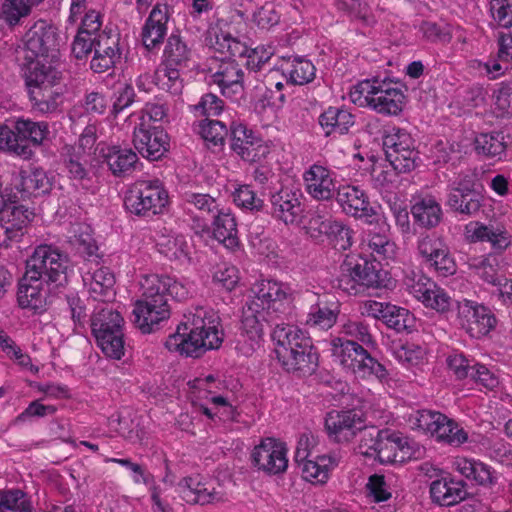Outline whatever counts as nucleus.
<instances>
[{"instance_id": "7ed1b4c3", "label": "nucleus", "mask_w": 512, "mask_h": 512, "mask_svg": "<svg viewBox=\"0 0 512 512\" xmlns=\"http://www.w3.org/2000/svg\"><path fill=\"white\" fill-rule=\"evenodd\" d=\"M277 359L287 372L312 374L318 367V353L312 340L297 326L276 323L272 332Z\"/></svg>"}, {"instance_id": "5701e85b", "label": "nucleus", "mask_w": 512, "mask_h": 512, "mask_svg": "<svg viewBox=\"0 0 512 512\" xmlns=\"http://www.w3.org/2000/svg\"><path fill=\"white\" fill-rule=\"evenodd\" d=\"M310 307L306 317V325L321 330H329L338 319L340 305L336 298L329 294L308 295Z\"/></svg>"}, {"instance_id": "9d476101", "label": "nucleus", "mask_w": 512, "mask_h": 512, "mask_svg": "<svg viewBox=\"0 0 512 512\" xmlns=\"http://www.w3.org/2000/svg\"><path fill=\"white\" fill-rule=\"evenodd\" d=\"M336 281V287L349 295H356L363 288H379L383 282L374 263L354 255L346 256Z\"/></svg>"}, {"instance_id": "72a5a7b5", "label": "nucleus", "mask_w": 512, "mask_h": 512, "mask_svg": "<svg viewBox=\"0 0 512 512\" xmlns=\"http://www.w3.org/2000/svg\"><path fill=\"white\" fill-rule=\"evenodd\" d=\"M213 236L225 248L235 251L240 246L237 223L230 212L219 210L214 216Z\"/></svg>"}, {"instance_id": "de8ad7c7", "label": "nucleus", "mask_w": 512, "mask_h": 512, "mask_svg": "<svg viewBox=\"0 0 512 512\" xmlns=\"http://www.w3.org/2000/svg\"><path fill=\"white\" fill-rule=\"evenodd\" d=\"M15 129L28 147H31L30 143L37 146L42 144L49 134L48 124L43 121L34 122L29 119H18L15 122Z\"/></svg>"}, {"instance_id": "2eb2a0df", "label": "nucleus", "mask_w": 512, "mask_h": 512, "mask_svg": "<svg viewBox=\"0 0 512 512\" xmlns=\"http://www.w3.org/2000/svg\"><path fill=\"white\" fill-rule=\"evenodd\" d=\"M34 218L33 209L22 204H5L0 196V247L7 248L12 242H19Z\"/></svg>"}, {"instance_id": "338daca9", "label": "nucleus", "mask_w": 512, "mask_h": 512, "mask_svg": "<svg viewBox=\"0 0 512 512\" xmlns=\"http://www.w3.org/2000/svg\"><path fill=\"white\" fill-rule=\"evenodd\" d=\"M234 203L242 209L251 212H259L264 207V202L256 196L250 185H240L233 192Z\"/></svg>"}, {"instance_id": "13d9d810", "label": "nucleus", "mask_w": 512, "mask_h": 512, "mask_svg": "<svg viewBox=\"0 0 512 512\" xmlns=\"http://www.w3.org/2000/svg\"><path fill=\"white\" fill-rule=\"evenodd\" d=\"M471 268H474L476 274L488 284L494 286H501L504 280L498 273L497 261L494 257H480L472 260L470 264Z\"/></svg>"}, {"instance_id": "20e7f679", "label": "nucleus", "mask_w": 512, "mask_h": 512, "mask_svg": "<svg viewBox=\"0 0 512 512\" xmlns=\"http://www.w3.org/2000/svg\"><path fill=\"white\" fill-rule=\"evenodd\" d=\"M349 96L354 104L383 115L400 114L406 99L399 82L380 77L360 81L351 88Z\"/></svg>"}, {"instance_id": "603ef678", "label": "nucleus", "mask_w": 512, "mask_h": 512, "mask_svg": "<svg viewBox=\"0 0 512 512\" xmlns=\"http://www.w3.org/2000/svg\"><path fill=\"white\" fill-rule=\"evenodd\" d=\"M198 133L201 135L208 148H221L228 135V129L222 121L206 118L199 122Z\"/></svg>"}, {"instance_id": "c03bdc74", "label": "nucleus", "mask_w": 512, "mask_h": 512, "mask_svg": "<svg viewBox=\"0 0 512 512\" xmlns=\"http://www.w3.org/2000/svg\"><path fill=\"white\" fill-rule=\"evenodd\" d=\"M473 237L479 241L490 242L493 249L505 250L511 243V236L504 226L499 224H477L473 230Z\"/></svg>"}, {"instance_id": "4468645a", "label": "nucleus", "mask_w": 512, "mask_h": 512, "mask_svg": "<svg viewBox=\"0 0 512 512\" xmlns=\"http://www.w3.org/2000/svg\"><path fill=\"white\" fill-rule=\"evenodd\" d=\"M417 426L439 443L459 447L468 441V433L445 414L433 410L418 411Z\"/></svg>"}, {"instance_id": "dca6fc26", "label": "nucleus", "mask_w": 512, "mask_h": 512, "mask_svg": "<svg viewBox=\"0 0 512 512\" xmlns=\"http://www.w3.org/2000/svg\"><path fill=\"white\" fill-rule=\"evenodd\" d=\"M132 142L137 152L150 161L160 160L170 148V138L164 128L144 118L134 127Z\"/></svg>"}, {"instance_id": "49530a36", "label": "nucleus", "mask_w": 512, "mask_h": 512, "mask_svg": "<svg viewBox=\"0 0 512 512\" xmlns=\"http://www.w3.org/2000/svg\"><path fill=\"white\" fill-rule=\"evenodd\" d=\"M336 465L335 458L329 455L306 460L302 467L303 478L310 482L325 483L329 477L330 469Z\"/></svg>"}, {"instance_id": "f257e3e1", "label": "nucleus", "mask_w": 512, "mask_h": 512, "mask_svg": "<svg viewBox=\"0 0 512 512\" xmlns=\"http://www.w3.org/2000/svg\"><path fill=\"white\" fill-rule=\"evenodd\" d=\"M141 288V298L133 309V322L142 333H151L156 325L170 317V299L181 301L189 293L184 284L163 274L145 276Z\"/></svg>"}, {"instance_id": "4d7b16f0", "label": "nucleus", "mask_w": 512, "mask_h": 512, "mask_svg": "<svg viewBox=\"0 0 512 512\" xmlns=\"http://www.w3.org/2000/svg\"><path fill=\"white\" fill-rule=\"evenodd\" d=\"M34 5L32 0H6L2 6V18L9 26H15L30 14Z\"/></svg>"}, {"instance_id": "412c9836", "label": "nucleus", "mask_w": 512, "mask_h": 512, "mask_svg": "<svg viewBox=\"0 0 512 512\" xmlns=\"http://www.w3.org/2000/svg\"><path fill=\"white\" fill-rule=\"evenodd\" d=\"M475 177L472 174H461L452 183L447 205L455 212L463 215H474L480 210L482 196L475 188Z\"/></svg>"}, {"instance_id": "aec40b11", "label": "nucleus", "mask_w": 512, "mask_h": 512, "mask_svg": "<svg viewBox=\"0 0 512 512\" xmlns=\"http://www.w3.org/2000/svg\"><path fill=\"white\" fill-rule=\"evenodd\" d=\"M251 460L258 470L269 475L283 474L288 467L287 447L275 438H265L254 447Z\"/></svg>"}, {"instance_id": "bb28decb", "label": "nucleus", "mask_w": 512, "mask_h": 512, "mask_svg": "<svg viewBox=\"0 0 512 512\" xmlns=\"http://www.w3.org/2000/svg\"><path fill=\"white\" fill-rule=\"evenodd\" d=\"M168 19L167 5L153 7L141 30V41L146 50L159 49L167 34Z\"/></svg>"}, {"instance_id": "c85d7f7f", "label": "nucleus", "mask_w": 512, "mask_h": 512, "mask_svg": "<svg viewBox=\"0 0 512 512\" xmlns=\"http://www.w3.org/2000/svg\"><path fill=\"white\" fill-rule=\"evenodd\" d=\"M211 77L223 95L239 94L244 89V71L235 59L220 58Z\"/></svg>"}, {"instance_id": "a211bd4d", "label": "nucleus", "mask_w": 512, "mask_h": 512, "mask_svg": "<svg viewBox=\"0 0 512 512\" xmlns=\"http://www.w3.org/2000/svg\"><path fill=\"white\" fill-rule=\"evenodd\" d=\"M364 428V414L357 409L332 410L325 418L328 437L336 443H349Z\"/></svg>"}, {"instance_id": "6e6d98bb", "label": "nucleus", "mask_w": 512, "mask_h": 512, "mask_svg": "<svg viewBox=\"0 0 512 512\" xmlns=\"http://www.w3.org/2000/svg\"><path fill=\"white\" fill-rule=\"evenodd\" d=\"M384 324L397 333H411L416 328V318L408 309L392 305Z\"/></svg>"}, {"instance_id": "f03ea898", "label": "nucleus", "mask_w": 512, "mask_h": 512, "mask_svg": "<svg viewBox=\"0 0 512 512\" xmlns=\"http://www.w3.org/2000/svg\"><path fill=\"white\" fill-rule=\"evenodd\" d=\"M220 317L213 310L196 309L168 336L165 347L186 357L198 358L206 351L218 349L223 342Z\"/></svg>"}, {"instance_id": "a878e982", "label": "nucleus", "mask_w": 512, "mask_h": 512, "mask_svg": "<svg viewBox=\"0 0 512 512\" xmlns=\"http://www.w3.org/2000/svg\"><path fill=\"white\" fill-rule=\"evenodd\" d=\"M334 173L320 164H313L303 174L307 193L316 200L328 201L336 192Z\"/></svg>"}, {"instance_id": "680f3d73", "label": "nucleus", "mask_w": 512, "mask_h": 512, "mask_svg": "<svg viewBox=\"0 0 512 512\" xmlns=\"http://www.w3.org/2000/svg\"><path fill=\"white\" fill-rule=\"evenodd\" d=\"M197 491L198 493H196L197 495L194 497L196 499V505L217 504L227 500L226 492L221 489L220 484L216 483L214 480L204 478L201 488Z\"/></svg>"}, {"instance_id": "7c9ffc66", "label": "nucleus", "mask_w": 512, "mask_h": 512, "mask_svg": "<svg viewBox=\"0 0 512 512\" xmlns=\"http://www.w3.org/2000/svg\"><path fill=\"white\" fill-rule=\"evenodd\" d=\"M454 463L461 475L480 486L492 488L498 482L496 471L479 460L457 458Z\"/></svg>"}, {"instance_id": "cd10ccee", "label": "nucleus", "mask_w": 512, "mask_h": 512, "mask_svg": "<svg viewBox=\"0 0 512 512\" xmlns=\"http://www.w3.org/2000/svg\"><path fill=\"white\" fill-rule=\"evenodd\" d=\"M84 286L87 287L90 296L102 303H108L115 297V276L108 267H91L82 275Z\"/></svg>"}, {"instance_id": "c9c22d12", "label": "nucleus", "mask_w": 512, "mask_h": 512, "mask_svg": "<svg viewBox=\"0 0 512 512\" xmlns=\"http://www.w3.org/2000/svg\"><path fill=\"white\" fill-rule=\"evenodd\" d=\"M354 123V115L344 108L329 107L319 116V124L326 136L344 135Z\"/></svg>"}, {"instance_id": "58836bf2", "label": "nucleus", "mask_w": 512, "mask_h": 512, "mask_svg": "<svg viewBox=\"0 0 512 512\" xmlns=\"http://www.w3.org/2000/svg\"><path fill=\"white\" fill-rule=\"evenodd\" d=\"M411 213L415 223L427 229L436 227L442 219L441 206L432 196L417 200L411 207Z\"/></svg>"}, {"instance_id": "3c124183", "label": "nucleus", "mask_w": 512, "mask_h": 512, "mask_svg": "<svg viewBox=\"0 0 512 512\" xmlns=\"http://www.w3.org/2000/svg\"><path fill=\"white\" fill-rule=\"evenodd\" d=\"M0 512H33V506L21 489L0 490Z\"/></svg>"}, {"instance_id": "f8f14e48", "label": "nucleus", "mask_w": 512, "mask_h": 512, "mask_svg": "<svg viewBox=\"0 0 512 512\" xmlns=\"http://www.w3.org/2000/svg\"><path fill=\"white\" fill-rule=\"evenodd\" d=\"M25 60H53L57 58L60 46L58 29L45 20L36 21L25 33Z\"/></svg>"}, {"instance_id": "a18cd8bd", "label": "nucleus", "mask_w": 512, "mask_h": 512, "mask_svg": "<svg viewBox=\"0 0 512 512\" xmlns=\"http://www.w3.org/2000/svg\"><path fill=\"white\" fill-rule=\"evenodd\" d=\"M21 186L22 191L29 196H42L51 191L52 177L44 169L34 167L22 176Z\"/></svg>"}, {"instance_id": "0eeeda50", "label": "nucleus", "mask_w": 512, "mask_h": 512, "mask_svg": "<svg viewBox=\"0 0 512 512\" xmlns=\"http://www.w3.org/2000/svg\"><path fill=\"white\" fill-rule=\"evenodd\" d=\"M331 347L332 355L339 364L357 377L374 376L381 382L387 379L388 371L385 366L358 342L337 337L331 341Z\"/></svg>"}, {"instance_id": "09e8293b", "label": "nucleus", "mask_w": 512, "mask_h": 512, "mask_svg": "<svg viewBox=\"0 0 512 512\" xmlns=\"http://www.w3.org/2000/svg\"><path fill=\"white\" fill-rule=\"evenodd\" d=\"M156 247L170 261H183L188 258V245L183 236L161 235L157 239Z\"/></svg>"}, {"instance_id": "e2e57ef3", "label": "nucleus", "mask_w": 512, "mask_h": 512, "mask_svg": "<svg viewBox=\"0 0 512 512\" xmlns=\"http://www.w3.org/2000/svg\"><path fill=\"white\" fill-rule=\"evenodd\" d=\"M63 162L70 178L75 180L88 178L87 159L82 153L76 151L75 148L67 150Z\"/></svg>"}, {"instance_id": "bf43d9fd", "label": "nucleus", "mask_w": 512, "mask_h": 512, "mask_svg": "<svg viewBox=\"0 0 512 512\" xmlns=\"http://www.w3.org/2000/svg\"><path fill=\"white\" fill-rule=\"evenodd\" d=\"M362 433L360 440V448H365L362 451L363 454L367 456L376 455V457L380 460V456L382 455L381 448L384 449L385 442V433L386 430H379L376 427H366L360 432Z\"/></svg>"}, {"instance_id": "c756f323", "label": "nucleus", "mask_w": 512, "mask_h": 512, "mask_svg": "<svg viewBox=\"0 0 512 512\" xmlns=\"http://www.w3.org/2000/svg\"><path fill=\"white\" fill-rule=\"evenodd\" d=\"M466 484L462 480L443 477L432 481L430 496L434 503L440 506H453L465 499Z\"/></svg>"}, {"instance_id": "6e6552de", "label": "nucleus", "mask_w": 512, "mask_h": 512, "mask_svg": "<svg viewBox=\"0 0 512 512\" xmlns=\"http://www.w3.org/2000/svg\"><path fill=\"white\" fill-rule=\"evenodd\" d=\"M168 202V192L159 180L138 181L124 196L126 211L138 217L162 214Z\"/></svg>"}, {"instance_id": "b1692460", "label": "nucleus", "mask_w": 512, "mask_h": 512, "mask_svg": "<svg viewBox=\"0 0 512 512\" xmlns=\"http://www.w3.org/2000/svg\"><path fill=\"white\" fill-rule=\"evenodd\" d=\"M334 198L342 212L354 218H370L375 214L368 194L359 186L341 184L336 188Z\"/></svg>"}, {"instance_id": "423d86ee", "label": "nucleus", "mask_w": 512, "mask_h": 512, "mask_svg": "<svg viewBox=\"0 0 512 512\" xmlns=\"http://www.w3.org/2000/svg\"><path fill=\"white\" fill-rule=\"evenodd\" d=\"M124 319L108 303L98 305L91 316L90 326L93 336L102 352L112 359L124 355Z\"/></svg>"}, {"instance_id": "393cba45", "label": "nucleus", "mask_w": 512, "mask_h": 512, "mask_svg": "<svg viewBox=\"0 0 512 512\" xmlns=\"http://www.w3.org/2000/svg\"><path fill=\"white\" fill-rule=\"evenodd\" d=\"M302 193L298 189L281 188L271 195V214L285 224L297 223L302 215Z\"/></svg>"}, {"instance_id": "473e14b6", "label": "nucleus", "mask_w": 512, "mask_h": 512, "mask_svg": "<svg viewBox=\"0 0 512 512\" xmlns=\"http://www.w3.org/2000/svg\"><path fill=\"white\" fill-rule=\"evenodd\" d=\"M511 144L512 136L509 133L505 134L504 131L481 133L474 141L477 154L498 160L506 156V150Z\"/></svg>"}, {"instance_id": "5fc2aeb1", "label": "nucleus", "mask_w": 512, "mask_h": 512, "mask_svg": "<svg viewBox=\"0 0 512 512\" xmlns=\"http://www.w3.org/2000/svg\"><path fill=\"white\" fill-rule=\"evenodd\" d=\"M0 149L24 159H29L33 153L31 147L21 140L16 129L12 130L7 126H0Z\"/></svg>"}, {"instance_id": "f3484780", "label": "nucleus", "mask_w": 512, "mask_h": 512, "mask_svg": "<svg viewBox=\"0 0 512 512\" xmlns=\"http://www.w3.org/2000/svg\"><path fill=\"white\" fill-rule=\"evenodd\" d=\"M230 148L243 161L256 163L266 158L270 147L252 129L242 123L230 126Z\"/></svg>"}, {"instance_id": "1a4fd4ad", "label": "nucleus", "mask_w": 512, "mask_h": 512, "mask_svg": "<svg viewBox=\"0 0 512 512\" xmlns=\"http://www.w3.org/2000/svg\"><path fill=\"white\" fill-rule=\"evenodd\" d=\"M383 148L391 166L398 173L413 171L420 162L416 141L405 129L388 127L383 133Z\"/></svg>"}, {"instance_id": "2f4dec72", "label": "nucleus", "mask_w": 512, "mask_h": 512, "mask_svg": "<svg viewBox=\"0 0 512 512\" xmlns=\"http://www.w3.org/2000/svg\"><path fill=\"white\" fill-rule=\"evenodd\" d=\"M270 318L265 316L262 302H259L256 295L249 298L242 309L241 329L248 338L256 341L263 334V322H267Z\"/></svg>"}, {"instance_id": "8fccbe9b", "label": "nucleus", "mask_w": 512, "mask_h": 512, "mask_svg": "<svg viewBox=\"0 0 512 512\" xmlns=\"http://www.w3.org/2000/svg\"><path fill=\"white\" fill-rule=\"evenodd\" d=\"M315 66L311 61L294 57L283 67V73L287 75L293 84L303 85L311 82L315 77Z\"/></svg>"}, {"instance_id": "864d4df0", "label": "nucleus", "mask_w": 512, "mask_h": 512, "mask_svg": "<svg viewBox=\"0 0 512 512\" xmlns=\"http://www.w3.org/2000/svg\"><path fill=\"white\" fill-rule=\"evenodd\" d=\"M213 49L220 54H227L224 58L234 59L235 57L245 58L248 53V47L238 38L230 33L220 31L215 35V41L212 43Z\"/></svg>"}, {"instance_id": "ea45409f", "label": "nucleus", "mask_w": 512, "mask_h": 512, "mask_svg": "<svg viewBox=\"0 0 512 512\" xmlns=\"http://www.w3.org/2000/svg\"><path fill=\"white\" fill-rule=\"evenodd\" d=\"M29 98L34 110L43 114H51L58 111L63 104V91L57 85L31 89Z\"/></svg>"}, {"instance_id": "69168bd1", "label": "nucleus", "mask_w": 512, "mask_h": 512, "mask_svg": "<svg viewBox=\"0 0 512 512\" xmlns=\"http://www.w3.org/2000/svg\"><path fill=\"white\" fill-rule=\"evenodd\" d=\"M336 250H346L352 244V230L342 221L334 220L326 236Z\"/></svg>"}, {"instance_id": "9b49d317", "label": "nucleus", "mask_w": 512, "mask_h": 512, "mask_svg": "<svg viewBox=\"0 0 512 512\" xmlns=\"http://www.w3.org/2000/svg\"><path fill=\"white\" fill-rule=\"evenodd\" d=\"M255 295L270 318L268 323L276 327V323H284L293 310V292L291 288L281 282L263 280L257 285Z\"/></svg>"}, {"instance_id": "774afa93", "label": "nucleus", "mask_w": 512, "mask_h": 512, "mask_svg": "<svg viewBox=\"0 0 512 512\" xmlns=\"http://www.w3.org/2000/svg\"><path fill=\"white\" fill-rule=\"evenodd\" d=\"M493 99L498 116L512 115V82H501L493 93Z\"/></svg>"}, {"instance_id": "052dcab7", "label": "nucleus", "mask_w": 512, "mask_h": 512, "mask_svg": "<svg viewBox=\"0 0 512 512\" xmlns=\"http://www.w3.org/2000/svg\"><path fill=\"white\" fill-rule=\"evenodd\" d=\"M183 200L189 211L195 209L202 215L212 214L214 216L220 210L216 199L209 194L186 191L183 194Z\"/></svg>"}, {"instance_id": "a19ab883", "label": "nucleus", "mask_w": 512, "mask_h": 512, "mask_svg": "<svg viewBox=\"0 0 512 512\" xmlns=\"http://www.w3.org/2000/svg\"><path fill=\"white\" fill-rule=\"evenodd\" d=\"M384 449L381 448L382 455L380 456L381 463H393L404 460L406 457H411V446L409 439L403 437L398 433H390L386 430Z\"/></svg>"}, {"instance_id": "39448f33", "label": "nucleus", "mask_w": 512, "mask_h": 512, "mask_svg": "<svg viewBox=\"0 0 512 512\" xmlns=\"http://www.w3.org/2000/svg\"><path fill=\"white\" fill-rule=\"evenodd\" d=\"M25 271L46 283L48 290L64 288L72 265L68 254L48 244L38 245L25 262Z\"/></svg>"}, {"instance_id": "4be33fe9", "label": "nucleus", "mask_w": 512, "mask_h": 512, "mask_svg": "<svg viewBox=\"0 0 512 512\" xmlns=\"http://www.w3.org/2000/svg\"><path fill=\"white\" fill-rule=\"evenodd\" d=\"M46 283L31 275L27 271L18 280L16 300L21 309L32 311L34 314H43L48 307V292Z\"/></svg>"}, {"instance_id": "79ce46f5", "label": "nucleus", "mask_w": 512, "mask_h": 512, "mask_svg": "<svg viewBox=\"0 0 512 512\" xmlns=\"http://www.w3.org/2000/svg\"><path fill=\"white\" fill-rule=\"evenodd\" d=\"M182 68L165 65L162 63L155 70L152 76V82L163 91L171 95H179L183 90V80L180 77Z\"/></svg>"}, {"instance_id": "6ab92c4d", "label": "nucleus", "mask_w": 512, "mask_h": 512, "mask_svg": "<svg viewBox=\"0 0 512 512\" xmlns=\"http://www.w3.org/2000/svg\"><path fill=\"white\" fill-rule=\"evenodd\" d=\"M458 319L462 328L476 339L488 335L497 323L490 308L466 299L458 304Z\"/></svg>"}, {"instance_id": "4c0bfd02", "label": "nucleus", "mask_w": 512, "mask_h": 512, "mask_svg": "<svg viewBox=\"0 0 512 512\" xmlns=\"http://www.w3.org/2000/svg\"><path fill=\"white\" fill-rule=\"evenodd\" d=\"M192 50L179 33H172L165 44L162 63L165 65L184 68L191 60Z\"/></svg>"}, {"instance_id": "0e129e2a", "label": "nucleus", "mask_w": 512, "mask_h": 512, "mask_svg": "<svg viewBox=\"0 0 512 512\" xmlns=\"http://www.w3.org/2000/svg\"><path fill=\"white\" fill-rule=\"evenodd\" d=\"M447 248V244L435 235H427L420 238L417 246L419 254L427 265L437 259L440 253H444Z\"/></svg>"}, {"instance_id": "37998d69", "label": "nucleus", "mask_w": 512, "mask_h": 512, "mask_svg": "<svg viewBox=\"0 0 512 512\" xmlns=\"http://www.w3.org/2000/svg\"><path fill=\"white\" fill-rule=\"evenodd\" d=\"M68 242L83 256L89 258L96 256L98 247L92 237L89 225L84 223L73 224L69 230Z\"/></svg>"}, {"instance_id": "f704fd0d", "label": "nucleus", "mask_w": 512, "mask_h": 512, "mask_svg": "<svg viewBox=\"0 0 512 512\" xmlns=\"http://www.w3.org/2000/svg\"><path fill=\"white\" fill-rule=\"evenodd\" d=\"M26 61L28 65L26 72L28 93H30L31 89L57 85L60 79V72L51 64L43 63L39 59Z\"/></svg>"}, {"instance_id": "e433bc0d", "label": "nucleus", "mask_w": 512, "mask_h": 512, "mask_svg": "<svg viewBox=\"0 0 512 512\" xmlns=\"http://www.w3.org/2000/svg\"><path fill=\"white\" fill-rule=\"evenodd\" d=\"M109 170L116 177L129 175L138 163V155L131 148L109 147L103 154Z\"/></svg>"}, {"instance_id": "ddd939ff", "label": "nucleus", "mask_w": 512, "mask_h": 512, "mask_svg": "<svg viewBox=\"0 0 512 512\" xmlns=\"http://www.w3.org/2000/svg\"><path fill=\"white\" fill-rule=\"evenodd\" d=\"M403 283L406 290L418 301L430 309L440 313L450 310L452 298L431 278L420 271L410 270L406 273Z\"/></svg>"}]
</instances>
